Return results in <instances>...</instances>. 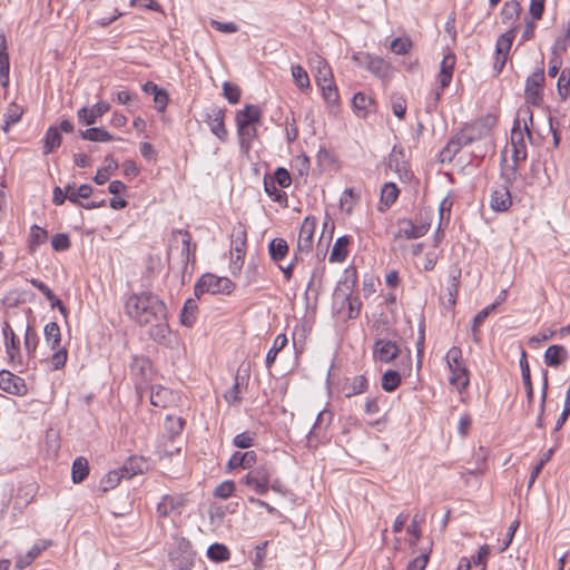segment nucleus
I'll return each mask as SVG.
<instances>
[{"label":"nucleus","instance_id":"8","mask_svg":"<svg viewBox=\"0 0 570 570\" xmlns=\"http://www.w3.org/2000/svg\"><path fill=\"white\" fill-rule=\"evenodd\" d=\"M273 472V469L267 464L257 465L242 479V483L255 491L257 494L264 495L269 490Z\"/></svg>","mask_w":570,"mask_h":570},{"label":"nucleus","instance_id":"2","mask_svg":"<svg viewBox=\"0 0 570 570\" xmlns=\"http://www.w3.org/2000/svg\"><path fill=\"white\" fill-rule=\"evenodd\" d=\"M482 137L479 124L463 128L454 135L440 151L441 163H451L454 156L464 147Z\"/></svg>","mask_w":570,"mask_h":570},{"label":"nucleus","instance_id":"30","mask_svg":"<svg viewBox=\"0 0 570 570\" xmlns=\"http://www.w3.org/2000/svg\"><path fill=\"white\" fill-rule=\"evenodd\" d=\"M400 190L394 183H386L381 189L379 210L385 212L389 209L397 199Z\"/></svg>","mask_w":570,"mask_h":570},{"label":"nucleus","instance_id":"55","mask_svg":"<svg viewBox=\"0 0 570 570\" xmlns=\"http://www.w3.org/2000/svg\"><path fill=\"white\" fill-rule=\"evenodd\" d=\"M257 130L255 125H245L243 126V130L237 127V135L239 138V145L242 149L248 150L250 147L252 140L256 137Z\"/></svg>","mask_w":570,"mask_h":570},{"label":"nucleus","instance_id":"43","mask_svg":"<svg viewBox=\"0 0 570 570\" xmlns=\"http://www.w3.org/2000/svg\"><path fill=\"white\" fill-rule=\"evenodd\" d=\"M367 387L368 382L365 375H356L351 380V382L345 384V396L351 397L353 395L364 393L367 390Z\"/></svg>","mask_w":570,"mask_h":570},{"label":"nucleus","instance_id":"26","mask_svg":"<svg viewBox=\"0 0 570 570\" xmlns=\"http://www.w3.org/2000/svg\"><path fill=\"white\" fill-rule=\"evenodd\" d=\"M30 284L36 287L37 289H39L45 296L46 298L50 302V305L52 308H58L59 312L65 316L67 317V314H68V309L67 307L63 305V303L53 294V292L49 288V286L47 284H45L43 282H41L40 279H37V278H31L30 279Z\"/></svg>","mask_w":570,"mask_h":570},{"label":"nucleus","instance_id":"24","mask_svg":"<svg viewBox=\"0 0 570 570\" xmlns=\"http://www.w3.org/2000/svg\"><path fill=\"white\" fill-rule=\"evenodd\" d=\"M313 67L316 69V83L317 86L324 85L330 81L332 83L333 72L327 61L321 56L316 55L313 59H311Z\"/></svg>","mask_w":570,"mask_h":570},{"label":"nucleus","instance_id":"57","mask_svg":"<svg viewBox=\"0 0 570 570\" xmlns=\"http://www.w3.org/2000/svg\"><path fill=\"white\" fill-rule=\"evenodd\" d=\"M361 199L360 194H356L354 188H346L341 198L340 206L342 209L346 210L347 214H351L354 207V203Z\"/></svg>","mask_w":570,"mask_h":570},{"label":"nucleus","instance_id":"48","mask_svg":"<svg viewBox=\"0 0 570 570\" xmlns=\"http://www.w3.org/2000/svg\"><path fill=\"white\" fill-rule=\"evenodd\" d=\"M23 115V109L16 102H11L4 114V124L2 125V130L7 134L10 130V127L17 124Z\"/></svg>","mask_w":570,"mask_h":570},{"label":"nucleus","instance_id":"25","mask_svg":"<svg viewBox=\"0 0 570 570\" xmlns=\"http://www.w3.org/2000/svg\"><path fill=\"white\" fill-rule=\"evenodd\" d=\"M39 345V335L36 328L31 324H27L24 336H23V351L27 361L36 357V352Z\"/></svg>","mask_w":570,"mask_h":570},{"label":"nucleus","instance_id":"7","mask_svg":"<svg viewBox=\"0 0 570 570\" xmlns=\"http://www.w3.org/2000/svg\"><path fill=\"white\" fill-rule=\"evenodd\" d=\"M546 77L543 61L541 66L537 68L527 79L524 88L525 102L535 107H540L543 104V88Z\"/></svg>","mask_w":570,"mask_h":570},{"label":"nucleus","instance_id":"50","mask_svg":"<svg viewBox=\"0 0 570 570\" xmlns=\"http://www.w3.org/2000/svg\"><path fill=\"white\" fill-rule=\"evenodd\" d=\"M268 252L274 262L283 259L288 253L287 242L283 238H274L268 245Z\"/></svg>","mask_w":570,"mask_h":570},{"label":"nucleus","instance_id":"12","mask_svg":"<svg viewBox=\"0 0 570 570\" xmlns=\"http://www.w3.org/2000/svg\"><path fill=\"white\" fill-rule=\"evenodd\" d=\"M316 226V220L313 217H306L301 226L297 239V248L295 261L298 259V254H307L313 245V236Z\"/></svg>","mask_w":570,"mask_h":570},{"label":"nucleus","instance_id":"14","mask_svg":"<svg viewBox=\"0 0 570 570\" xmlns=\"http://www.w3.org/2000/svg\"><path fill=\"white\" fill-rule=\"evenodd\" d=\"M357 283V272L354 266H350L345 268L341 279L338 281L335 291L334 297L350 299L352 296L353 289Z\"/></svg>","mask_w":570,"mask_h":570},{"label":"nucleus","instance_id":"15","mask_svg":"<svg viewBox=\"0 0 570 570\" xmlns=\"http://www.w3.org/2000/svg\"><path fill=\"white\" fill-rule=\"evenodd\" d=\"M179 234L183 236L181 244V257H183V267H181V283L186 282L185 277L188 272V265L190 262H195V252L196 244L191 243V235L188 230L177 229L174 232V235Z\"/></svg>","mask_w":570,"mask_h":570},{"label":"nucleus","instance_id":"53","mask_svg":"<svg viewBox=\"0 0 570 570\" xmlns=\"http://www.w3.org/2000/svg\"><path fill=\"white\" fill-rule=\"evenodd\" d=\"M207 557L215 562L227 561L230 558V552L226 546L222 543H213L207 549Z\"/></svg>","mask_w":570,"mask_h":570},{"label":"nucleus","instance_id":"1","mask_svg":"<svg viewBox=\"0 0 570 570\" xmlns=\"http://www.w3.org/2000/svg\"><path fill=\"white\" fill-rule=\"evenodd\" d=\"M125 312L139 326H150L149 336L164 342L170 334L166 304L154 293L131 294L125 304Z\"/></svg>","mask_w":570,"mask_h":570},{"label":"nucleus","instance_id":"16","mask_svg":"<svg viewBox=\"0 0 570 570\" xmlns=\"http://www.w3.org/2000/svg\"><path fill=\"white\" fill-rule=\"evenodd\" d=\"M110 110V105L107 101H99L91 108L82 107L77 111L78 121L83 126H91L97 122V119L102 117Z\"/></svg>","mask_w":570,"mask_h":570},{"label":"nucleus","instance_id":"22","mask_svg":"<svg viewBox=\"0 0 570 570\" xmlns=\"http://www.w3.org/2000/svg\"><path fill=\"white\" fill-rule=\"evenodd\" d=\"M262 111L256 105H246L243 110L236 114V125L243 130L245 125H256L261 121Z\"/></svg>","mask_w":570,"mask_h":570},{"label":"nucleus","instance_id":"58","mask_svg":"<svg viewBox=\"0 0 570 570\" xmlns=\"http://www.w3.org/2000/svg\"><path fill=\"white\" fill-rule=\"evenodd\" d=\"M498 303H493L485 308L481 309L473 318V325H472V334H473V341L479 342L478 333H479V326L482 325V323L485 321V318L490 315L491 312H493L497 307Z\"/></svg>","mask_w":570,"mask_h":570},{"label":"nucleus","instance_id":"38","mask_svg":"<svg viewBox=\"0 0 570 570\" xmlns=\"http://www.w3.org/2000/svg\"><path fill=\"white\" fill-rule=\"evenodd\" d=\"M181 505L183 500L179 497L164 495L157 504L158 517L166 518Z\"/></svg>","mask_w":570,"mask_h":570},{"label":"nucleus","instance_id":"41","mask_svg":"<svg viewBox=\"0 0 570 570\" xmlns=\"http://www.w3.org/2000/svg\"><path fill=\"white\" fill-rule=\"evenodd\" d=\"M50 541L49 542H45L43 544H35L31 547V549L27 552L26 556H21L17 559L16 561V567L18 569H24L27 568L28 566H30L33 560L36 558H38V556L45 550L47 549L49 546H50Z\"/></svg>","mask_w":570,"mask_h":570},{"label":"nucleus","instance_id":"33","mask_svg":"<svg viewBox=\"0 0 570 570\" xmlns=\"http://www.w3.org/2000/svg\"><path fill=\"white\" fill-rule=\"evenodd\" d=\"M352 106L355 111V114L361 117L365 118L373 109L374 100L372 97L363 94V92H356L352 100Z\"/></svg>","mask_w":570,"mask_h":570},{"label":"nucleus","instance_id":"44","mask_svg":"<svg viewBox=\"0 0 570 570\" xmlns=\"http://www.w3.org/2000/svg\"><path fill=\"white\" fill-rule=\"evenodd\" d=\"M520 367H521V376L524 384L525 393L528 401L531 402L533 400V386L531 382V374H530V367L527 360V353L525 351H522L521 357H520Z\"/></svg>","mask_w":570,"mask_h":570},{"label":"nucleus","instance_id":"6","mask_svg":"<svg viewBox=\"0 0 570 570\" xmlns=\"http://www.w3.org/2000/svg\"><path fill=\"white\" fill-rule=\"evenodd\" d=\"M2 334L6 354L8 356V364L13 368L24 367L28 362L24 361L20 338L17 336L8 321L3 322Z\"/></svg>","mask_w":570,"mask_h":570},{"label":"nucleus","instance_id":"20","mask_svg":"<svg viewBox=\"0 0 570 570\" xmlns=\"http://www.w3.org/2000/svg\"><path fill=\"white\" fill-rule=\"evenodd\" d=\"M491 208L495 212H505L512 204L510 187L501 185L497 187L491 194Z\"/></svg>","mask_w":570,"mask_h":570},{"label":"nucleus","instance_id":"39","mask_svg":"<svg viewBox=\"0 0 570 570\" xmlns=\"http://www.w3.org/2000/svg\"><path fill=\"white\" fill-rule=\"evenodd\" d=\"M146 468V461L142 458L130 456L121 468L122 475L131 479L136 474L142 473Z\"/></svg>","mask_w":570,"mask_h":570},{"label":"nucleus","instance_id":"40","mask_svg":"<svg viewBox=\"0 0 570 570\" xmlns=\"http://www.w3.org/2000/svg\"><path fill=\"white\" fill-rule=\"evenodd\" d=\"M517 36V27L509 29L507 32L502 33L495 43V53L497 55H505L509 56L511 46Z\"/></svg>","mask_w":570,"mask_h":570},{"label":"nucleus","instance_id":"46","mask_svg":"<svg viewBox=\"0 0 570 570\" xmlns=\"http://www.w3.org/2000/svg\"><path fill=\"white\" fill-rule=\"evenodd\" d=\"M432 541L420 549V554L409 562L406 570H424L432 552Z\"/></svg>","mask_w":570,"mask_h":570},{"label":"nucleus","instance_id":"54","mask_svg":"<svg viewBox=\"0 0 570 570\" xmlns=\"http://www.w3.org/2000/svg\"><path fill=\"white\" fill-rule=\"evenodd\" d=\"M401 384V375L397 371L387 370L382 376V389L385 392H394Z\"/></svg>","mask_w":570,"mask_h":570},{"label":"nucleus","instance_id":"5","mask_svg":"<svg viewBox=\"0 0 570 570\" xmlns=\"http://www.w3.org/2000/svg\"><path fill=\"white\" fill-rule=\"evenodd\" d=\"M234 283L227 277H218L214 274H204L195 284L194 294L200 298L204 294H230L234 289Z\"/></svg>","mask_w":570,"mask_h":570},{"label":"nucleus","instance_id":"19","mask_svg":"<svg viewBox=\"0 0 570 570\" xmlns=\"http://www.w3.org/2000/svg\"><path fill=\"white\" fill-rule=\"evenodd\" d=\"M397 233L395 237H403L405 239H416L424 236L428 233V226L415 225L411 219H400L397 222Z\"/></svg>","mask_w":570,"mask_h":570},{"label":"nucleus","instance_id":"51","mask_svg":"<svg viewBox=\"0 0 570 570\" xmlns=\"http://www.w3.org/2000/svg\"><path fill=\"white\" fill-rule=\"evenodd\" d=\"M423 517L415 514L410 523V525L406 528V533L411 537L410 539V547L412 548V553H415V546L416 541L421 538L422 531H421V523L423 522Z\"/></svg>","mask_w":570,"mask_h":570},{"label":"nucleus","instance_id":"4","mask_svg":"<svg viewBox=\"0 0 570 570\" xmlns=\"http://www.w3.org/2000/svg\"><path fill=\"white\" fill-rule=\"evenodd\" d=\"M43 335L47 345L55 351L49 360L51 370H61L67 363L68 351L65 346H61V332L59 325L56 322L46 324Z\"/></svg>","mask_w":570,"mask_h":570},{"label":"nucleus","instance_id":"21","mask_svg":"<svg viewBox=\"0 0 570 570\" xmlns=\"http://www.w3.org/2000/svg\"><path fill=\"white\" fill-rule=\"evenodd\" d=\"M366 69L374 76L386 79L391 77L390 63L381 57L366 55L365 57Z\"/></svg>","mask_w":570,"mask_h":570},{"label":"nucleus","instance_id":"34","mask_svg":"<svg viewBox=\"0 0 570 570\" xmlns=\"http://www.w3.org/2000/svg\"><path fill=\"white\" fill-rule=\"evenodd\" d=\"M48 236V232L45 228L32 225L28 236V253L35 254L40 245L46 244Z\"/></svg>","mask_w":570,"mask_h":570},{"label":"nucleus","instance_id":"27","mask_svg":"<svg viewBox=\"0 0 570 570\" xmlns=\"http://www.w3.org/2000/svg\"><path fill=\"white\" fill-rule=\"evenodd\" d=\"M257 460V454L255 451H247V452H235L230 459L228 460L227 466L230 470L243 468V469H250Z\"/></svg>","mask_w":570,"mask_h":570},{"label":"nucleus","instance_id":"45","mask_svg":"<svg viewBox=\"0 0 570 570\" xmlns=\"http://www.w3.org/2000/svg\"><path fill=\"white\" fill-rule=\"evenodd\" d=\"M521 6L517 0L507 1L500 12V17L503 23L508 24L514 22L520 14Z\"/></svg>","mask_w":570,"mask_h":570},{"label":"nucleus","instance_id":"9","mask_svg":"<svg viewBox=\"0 0 570 570\" xmlns=\"http://www.w3.org/2000/svg\"><path fill=\"white\" fill-rule=\"evenodd\" d=\"M130 372L135 379L137 393L142 395L148 391L149 383L153 381L151 362L145 356H135L130 364Z\"/></svg>","mask_w":570,"mask_h":570},{"label":"nucleus","instance_id":"52","mask_svg":"<svg viewBox=\"0 0 570 570\" xmlns=\"http://www.w3.org/2000/svg\"><path fill=\"white\" fill-rule=\"evenodd\" d=\"M286 344H287V337L285 334H279L275 337L274 344H273L272 348L267 352L266 360H265L266 366L268 368L272 367V365L274 364V362L277 357L278 352H281L286 346Z\"/></svg>","mask_w":570,"mask_h":570},{"label":"nucleus","instance_id":"11","mask_svg":"<svg viewBox=\"0 0 570 570\" xmlns=\"http://www.w3.org/2000/svg\"><path fill=\"white\" fill-rule=\"evenodd\" d=\"M0 390L16 396H24L28 394V386L24 379L13 374L9 370L0 371Z\"/></svg>","mask_w":570,"mask_h":570},{"label":"nucleus","instance_id":"32","mask_svg":"<svg viewBox=\"0 0 570 570\" xmlns=\"http://www.w3.org/2000/svg\"><path fill=\"white\" fill-rule=\"evenodd\" d=\"M318 87H320V89L322 91V96H323L326 105L331 109V111L336 112L340 108V104H338L340 95H338V89H337L334 80H332V83H330V81H328Z\"/></svg>","mask_w":570,"mask_h":570},{"label":"nucleus","instance_id":"63","mask_svg":"<svg viewBox=\"0 0 570 570\" xmlns=\"http://www.w3.org/2000/svg\"><path fill=\"white\" fill-rule=\"evenodd\" d=\"M121 478H126V475H122V471H110L108 472L101 480V488L102 491H108L117 487L121 480Z\"/></svg>","mask_w":570,"mask_h":570},{"label":"nucleus","instance_id":"23","mask_svg":"<svg viewBox=\"0 0 570 570\" xmlns=\"http://www.w3.org/2000/svg\"><path fill=\"white\" fill-rule=\"evenodd\" d=\"M10 61L8 55L7 39L3 33L0 35V83L3 88L9 86Z\"/></svg>","mask_w":570,"mask_h":570},{"label":"nucleus","instance_id":"28","mask_svg":"<svg viewBox=\"0 0 570 570\" xmlns=\"http://www.w3.org/2000/svg\"><path fill=\"white\" fill-rule=\"evenodd\" d=\"M454 65L455 56L453 53L445 55L441 62V68L438 76L441 89H445L446 87H449L452 80Z\"/></svg>","mask_w":570,"mask_h":570},{"label":"nucleus","instance_id":"60","mask_svg":"<svg viewBox=\"0 0 570 570\" xmlns=\"http://www.w3.org/2000/svg\"><path fill=\"white\" fill-rule=\"evenodd\" d=\"M184 425L185 421L181 417L167 415L165 429L171 440L183 432Z\"/></svg>","mask_w":570,"mask_h":570},{"label":"nucleus","instance_id":"37","mask_svg":"<svg viewBox=\"0 0 570 570\" xmlns=\"http://www.w3.org/2000/svg\"><path fill=\"white\" fill-rule=\"evenodd\" d=\"M79 137L83 140L97 142H108L115 139V137L102 127H91L86 130H80Z\"/></svg>","mask_w":570,"mask_h":570},{"label":"nucleus","instance_id":"29","mask_svg":"<svg viewBox=\"0 0 570 570\" xmlns=\"http://www.w3.org/2000/svg\"><path fill=\"white\" fill-rule=\"evenodd\" d=\"M568 358V351L562 345H551L546 350L544 363L551 367H558Z\"/></svg>","mask_w":570,"mask_h":570},{"label":"nucleus","instance_id":"42","mask_svg":"<svg viewBox=\"0 0 570 570\" xmlns=\"http://www.w3.org/2000/svg\"><path fill=\"white\" fill-rule=\"evenodd\" d=\"M198 311V306L194 298H188L180 313V323L184 326L191 327L196 322V314Z\"/></svg>","mask_w":570,"mask_h":570},{"label":"nucleus","instance_id":"17","mask_svg":"<svg viewBox=\"0 0 570 570\" xmlns=\"http://www.w3.org/2000/svg\"><path fill=\"white\" fill-rule=\"evenodd\" d=\"M512 161L521 163L527 159V146L523 131L520 128V120L515 119L511 132Z\"/></svg>","mask_w":570,"mask_h":570},{"label":"nucleus","instance_id":"13","mask_svg":"<svg viewBox=\"0 0 570 570\" xmlns=\"http://www.w3.org/2000/svg\"><path fill=\"white\" fill-rule=\"evenodd\" d=\"M399 354V345L391 340L377 338L373 345V357L382 363L394 361Z\"/></svg>","mask_w":570,"mask_h":570},{"label":"nucleus","instance_id":"10","mask_svg":"<svg viewBox=\"0 0 570 570\" xmlns=\"http://www.w3.org/2000/svg\"><path fill=\"white\" fill-rule=\"evenodd\" d=\"M204 121L220 141L225 142L227 140L228 131L225 127V109L217 106L206 108Z\"/></svg>","mask_w":570,"mask_h":570},{"label":"nucleus","instance_id":"47","mask_svg":"<svg viewBox=\"0 0 570 570\" xmlns=\"http://www.w3.org/2000/svg\"><path fill=\"white\" fill-rule=\"evenodd\" d=\"M276 183L272 179L271 175L264 176V190L274 200L279 204L287 203V195L285 191L279 190L276 187Z\"/></svg>","mask_w":570,"mask_h":570},{"label":"nucleus","instance_id":"59","mask_svg":"<svg viewBox=\"0 0 570 570\" xmlns=\"http://www.w3.org/2000/svg\"><path fill=\"white\" fill-rule=\"evenodd\" d=\"M292 77L296 86L301 89H308L311 86L309 77L306 70L299 66H292Z\"/></svg>","mask_w":570,"mask_h":570},{"label":"nucleus","instance_id":"36","mask_svg":"<svg viewBox=\"0 0 570 570\" xmlns=\"http://www.w3.org/2000/svg\"><path fill=\"white\" fill-rule=\"evenodd\" d=\"M62 141L61 134L56 126H50L43 137V155H49L60 147Z\"/></svg>","mask_w":570,"mask_h":570},{"label":"nucleus","instance_id":"35","mask_svg":"<svg viewBox=\"0 0 570 570\" xmlns=\"http://www.w3.org/2000/svg\"><path fill=\"white\" fill-rule=\"evenodd\" d=\"M351 243L350 236H341L336 239L331 254H330V262L331 263H342L346 259L348 255L347 246Z\"/></svg>","mask_w":570,"mask_h":570},{"label":"nucleus","instance_id":"56","mask_svg":"<svg viewBox=\"0 0 570 570\" xmlns=\"http://www.w3.org/2000/svg\"><path fill=\"white\" fill-rule=\"evenodd\" d=\"M557 91L562 100L570 97V69H563L557 81Z\"/></svg>","mask_w":570,"mask_h":570},{"label":"nucleus","instance_id":"62","mask_svg":"<svg viewBox=\"0 0 570 570\" xmlns=\"http://www.w3.org/2000/svg\"><path fill=\"white\" fill-rule=\"evenodd\" d=\"M223 95L229 104L235 105L240 100L242 90L237 85L225 81L223 83Z\"/></svg>","mask_w":570,"mask_h":570},{"label":"nucleus","instance_id":"31","mask_svg":"<svg viewBox=\"0 0 570 570\" xmlns=\"http://www.w3.org/2000/svg\"><path fill=\"white\" fill-rule=\"evenodd\" d=\"M150 403L156 407L165 409L171 400V391L160 385L148 386Z\"/></svg>","mask_w":570,"mask_h":570},{"label":"nucleus","instance_id":"18","mask_svg":"<svg viewBox=\"0 0 570 570\" xmlns=\"http://www.w3.org/2000/svg\"><path fill=\"white\" fill-rule=\"evenodd\" d=\"M232 249L236 253V261L243 259L246 252L247 232L243 223L234 225L230 234Z\"/></svg>","mask_w":570,"mask_h":570},{"label":"nucleus","instance_id":"3","mask_svg":"<svg viewBox=\"0 0 570 570\" xmlns=\"http://www.w3.org/2000/svg\"><path fill=\"white\" fill-rule=\"evenodd\" d=\"M445 358L451 372L449 382L461 393L469 386L470 383V372L466 367L465 360L463 358L461 347L452 346L448 351Z\"/></svg>","mask_w":570,"mask_h":570},{"label":"nucleus","instance_id":"64","mask_svg":"<svg viewBox=\"0 0 570 570\" xmlns=\"http://www.w3.org/2000/svg\"><path fill=\"white\" fill-rule=\"evenodd\" d=\"M256 433L245 431L233 439V445L239 449H248L254 445Z\"/></svg>","mask_w":570,"mask_h":570},{"label":"nucleus","instance_id":"49","mask_svg":"<svg viewBox=\"0 0 570 570\" xmlns=\"http://www.w3.org/2000/svg\"><path fill=\"white\" fill-rule=\"evenodd\" d=\"M89 474L88 461L83 456L77 458L72 463L71 475L73 483H81Z\"/></svg>","mask_w":570,"mask_h":570},{"label":"nucleus","instance_id":"61","mask_svg":"<svg viewBox=\"0 0 570 570\" xmlns=\"http://www.w3.org/2000/svg\"><path fill=\"white\" fill-rule=\"evenodd\" d=\"M240 394H242V390H240L239 376L237 374L235 376V382H234L233 386L225 392L224 399L230 405H238L242 402Z\"/></svg>","mask_w":570,"mask_h":570}]
</instances>
